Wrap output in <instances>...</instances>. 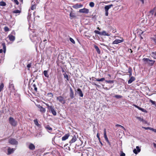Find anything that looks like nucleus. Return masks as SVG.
<instances>
[{
    "label": "nucleus",
    "mask_w": 156,
    "mask_h": 156,
    "mask_svg": "<svg viewBox=\"0 0 156 156\" xmlns=\"http://www.w3.org/2000/svg\"><path fill=\"white\" fill-rule=\"evenodd\" d=\"M143 61L145 62V64H147L151 66H153L155 62L154 61L150 60L147 58H144Z\"/></svg>",
    "instance_id": "1"
},
{
    "label": "nucleus",
    "mask_w": 156,
    "mask_h": 156,
    "mask_svg": "<svg viewBox=\"0 0 156 156\" xmlns=\"http://www.w3.org/2000/svg\"><path fill=\"white\" fill-rule=\"evenodd\" d=\"M15 34V32L13 31L9 35L8 37L10 41H13L15 39V37L14 36Z\"/></svg>",
    "instance_id": "2"
},
{
    "label": "nucleus",
    "mask_w": 156,
    "mask_h": 156,
    "mask_svg": "<svg viewBox=\"0 0 156 156\" xmlns=\"http://www.w3.org/2000/svg\"><path fill=\"white\" fill-rule=\"evenodd\" d=\"M56 99L58 101L62 104H64L66 102L65 100L63 97L60 96L56 97Z\"/></svg>",
    "instance_id": "3"
},
{
    "label": "nucleus",
    "mask_w": 156,
    "mask_h": 156,
    "mask_svg": "<svg viewBox=\"0 0 156 156\" xmlns=\"http://www.w3.org/2000/svg\"><path fill=\"white\" fill-rule=\"evenodd\" d=\"M9 123L13 126H16L17 125V122L12 117H10L9 118Z\"/></svg>",
    "instance_id": "4"
},
{
    "label": "nucleus",
    "mask_w": 156,
    "mask_h": 156,
    "mask_svg": "<svg viewBox=\"0 0 156 156\" xmlns=\"http://www.w3.org/2000/svg\"><path fill=\"white\" fill-rule=\"evenodd\" d=\"M9 142L11 144L16 145L18 144L17 141L15 139L10 138L9 139Z\"/></svg>",
    "instance_id": "5"
},
{
    "label": "nucleus",
    "mask_w": 156,
    "mask_h": 156,
    "mask_svg": "<svg viewBox=\"0 0 156 156\" xmlns=\"http://www.w3.org/2000/svg\"><path fill=\"white\" fill-rule=\"evenodd\" d=\"M16 149L15 148H11L10 147H8L7 150L8 154L10 155L13 153Z\"/></svg>",
    "instance_id": "6"
},
{
    "label": "nucleus",
    "mask_w": 156,
    "mask_h": 156,
    "mask_svg": "<svg viewBox=\"0 0 156 156\" xmlns=\"http://www.w3.org/2000/svg\"><path fill=\"white\" fill-rule=\"evenodd\" d=\"M9 88L11 90H14V87L12 81H10L9 83Z\"/></svg>",
    "instance_id": "7"
},
{
    "label": "nucleus",
    "mask_w": 156,
    "mask_h": 156,
    "mask_svg": "<svg viewBox=\"0 0 156 156\" xmlns=\"http://www.w3.org/2000/svg\"><path fill=\"white\" fill-rule=\"evenodd\" d=\"M79 12L80 13H83L86 14H87L89 13V9L86 8H84L83 9H80L79 10Z\"/></svg>",
    "instance_id": "8"
},
{
    "label": "nucleus",
    "mask_w": 156,
    "mask_h": 156,
    "mask_svg": "<svg viewBox=\"0 0 156 156\" xmlns=\"http://www.w3.org/2000/svg\"><path fill=\"white\" fill-rule=\"evenodd\" d=\"M124 40L122 39V40L116 39L113 42L112 44H117L123 41Z\"/></svg>",
    "instance_id": "9"
},
{
    "label": "nucleus",
    "mask_w": 156,
    "mask_h": 156,
    "mask_svg": "<svg viewBox=\"0 0 156 156\" xmlns=\"http://www.w3.org/2000/svg\"><path fill=\"white\" fill-rule=\"evenodd\" d=\"M140 151V149L139 146H136V148L134 149L133 150V152L136 154H137Z\"/></svg>",
    "instance_id": "10"
},
{
    "label": "nucleus",
    "mask_w": 156,
    "mask_h": 156,
    "mask_svg": "<svg viewBox=\"0 0 156 156\" xmlns=\"http://www.w3.org/2000/svg\"><path fill=\"white\" fill-rule=\"evenodd\" d=\"M150 13L152 15L154 14V16H156V7H154L150 11Z\"/></svg>",
    "instance_id": "11"
},
{
    "label": "nucleus",
    "mask_w": 156,
    "mask_h": 156,
    "mask_svg": "<svg viewBox=\"0 0 156 156\" xmlns=\"http://www.w3.org/2000/svg\"><path fill=\"white\" fill-rule=\"evenodd\" d=\"M76 92L81 97H82L83 96V94L80 89L78 88L77 89L76 91Z\"/></svg>",
    "instance_id": "12"
},
{
    "label": "nucleus",
    "mask_w": 156,
    "mask_h": 156,
    "mask_svg": "<svg viewBox=\"0 0 156 156\" xmlns=\"http://www.w3.org/2000/svg\"><path fill=\"white\" fill-rule=\"evenodd\" d=\"M70 97L71 99H73L74 97V92L71 87L70 88L69 92Z\"/></svg>",
    "instance_id": "13"
},
{
    "label": "nucleus",
    "mask_w": 156,
    "mask_h": 156,
    "mask_svg": "<svg viewBox=\"0 0 156 156\" xmlns=\"http://www.w3.org/2000/svg\"><path fill=\"white\" fill-rule=\"evenodd\" d=\"M28 148L30 150H33L35 149V146L32 143H30L28 145Z\"/></svg>",
    "instance_id": "14"
},
{
    "label": "nucleus",
    "mask_w": 156,
    "mask_h": 156,
    "mask_svg": "<svg viewBox=\"0 0 156 156\" xmlns=\"http://www.w3.org/2000/svg\"><path fill=\"white\" fill-rule=\"evenodd\" d=\"M30 37L31 39H32V38H34V39L35 41L36 39L37 38L36 34L34 32H33L30 34Z\"/></svg>",
    "instance_id": "15"
},
{
    "label": "nucleus",
    "mask_w": 156,
    "mask_h": 156,
    "mask_svg": "<svg viewBox=\"0 0 156 156\" xmlns=\"http://www.w3.org/2000/svg\"><path fill=\"white\" fill-rule=\"evenodd\" d=\"M69 136V134H66L64 136H63L62 137V141L65 140L68 138Z\"/></svg>",
    "instance_id": "16"
},
{
    "label": "nucleus",
    "mask_w": 156,
    "mask_h": 156,
    "mask_svg": "<svg viewBox=\"0 0 156 156\" xmlns=\"http://www.w3.org/2000/svg\"><path fill=\"white\" fill-rule=\"evenodd\" d=\"M135 80V78L133 76H132L131 77L130 79L128 81V84L131 83L133 81H134Z\"/></svg>",
    "instance_id": "17"
},
{
    "label": "nucleus",
    "mask_w": 156,
    "mask_h": 156,
    "mask_svg": "<svg viewBox=\"0 0 156 156\" xmlns=\"http://www.w3.org/2000/svg\"><path fill=\"white\" fill-rule=\"evenodd\" d=\"M50 111L52 114H53L54 115H56L57 113L56 112L55 110L54 109V108L53 107L51 108L49 110Z\"/></svg>",
    "instance_id": "18"
},
{
    "label": "nucleus",
    "mask_w": 156,
    "mask_h": 156,
    "mask_svg": "<svg viewBox=\"0 0 156 156\" xmlns=\"http://www.w3.org/2000/svg\"><path fill=\"white\" fill-rule=\"evenodd\" d=\"M113 6L112 4L106 5L105 7V11H108V10Z\"/></svg>",
    "instance_id": "19"
},
{
    "label": "nucleus",
    "mask_w": 156,
    "mask_h": 156,
    "mask_svg": "<svg viewBox=\"0 0 156 156\" xmlns=\"http://www.w3.org/2000/svg\"><path fill=\"white\" fill-rule=\"evenodd\" d=\"M76 140V135H74L72 139L70 142V143H72L75 142Z\"/></svg>",
    "instance_id": "20"
},
{
    "label": "nucleus",
    "mask_w": 156,
    "mask_h": 156,
    "mask_svg": "<svg viewBox=\"0 0 156 156\" xmlns=\"http://www.w3.org/2000/svg\"><path fill=\"white\" fill-rule=\"evenodd\" d=\"M100 35L107 36H108L110 35V34H108V33H107L106 32L105 30H104L102 31V32H101Z\"/></svg>",
    "instance_id": "21"
},
{
    "label": "nucleus",
    "mask_w": 156,
    "mask_h": 156,
    "mask_svg": "<svg viewBox=\"0 0 156 156\" xmlns=\"http://www.w3.org/2000/svg\"><path fill=\"white\" fill-rule=\"evenodd\" d=\"M34 122L36 126H37L38 127H40L41 125L38 123V120L37 119L34 120Z\"/></svg>",
    "instance_id": "22"
},
{
    "label": "nucleus",
    "mask_w": 156,
    "mask_h": 156,
    "mask_svg": "<svg viewBox=\"0 0 156 156\" xmlns=\"http://www.w3.org/2000/svg\"><path fill=\"white\" fill-rule=\"evenodd\" d=\"M43 73L45 77L48 78L49 77V75L48 73V71L44 70L43 72Z\"/></svg>",
    "instance_id": "23"
},
{
    "label": "nucleus",
    "mask_w": 156,
    "mask_h": 156,
    "mask_svg": "<svg viewBox=\"0 0 156 156\" xmlns=\"http://www.w3.org/2000/svg\"><path fill=\"white\" fill-rule=\"evenodd\" d=\"M94 48L95 49H96V51H97V52L98 54H100V53H101L99 49V48L96 45H94Z\"/></svg>",
    "instance_id": "24"
},
{
    "label": "nucleus",
    "mask_w": 156,
    "mask_h": 156,
    "mask_svg": "<svg viewBox=\"0 0 156 156\" xmlns=\"http://www.w3.org/2000/svg\"><path fill=\"white\" fill-rule=\"evenodd\" d=\"M2 46L3 48V49L4 53H5L6 51V47L5 43H3L2 44Z\"/></svg>",
    "instance_id": "25"
},
{
    "label": "nucleus",
    "mask_w": 156,
    "mask_h": 156,
    "mask_svg": "<svg viewBox=\"0 0 156 156\" xmlns=\"http://www.w3.org/2000/svg\"><path fill=\"white\" fill-rule=\"evenodd\" d=\"M45 129L48 131V130H50V131H51L52 130V128L50 127L49 125H47L45 126Z\"/></svg>",
    "instance_id": "26"
},
{
    "label": "nucleus",
    "mask_w": 156,
    "mask_h": 156,
    "mask_svg": "<svg viewBox=\"0 0 156 156\" xmlns=\"http://www.w3.org/2000/svg\"><path fill=\"white\" fill-rule=\"evenodd\" d=\"M136 118L138 119L140 122H144V120L143 119L142 117H136Z\"/></svg>",
    "instance_id": "27"
},
{
    "label": "nucleus",
    "mask_w": 156,
    "mask_h": 156,
    "mask_svg": "<svg viewBox=\"0 0 156 156\" xmlns=\"http://www.w3.org/2000/svg\"><path fill=\"white\" fill-rule=\"evenodd\" d=\"M94 79L96 81H103L105 80V78H102L100 79H97L94 78Z\"/></svg>",
    "instance_id": "28"
},
{
    "label": "nucleus",
    "mask_w": 156,
    "mask_h": 156,
    "mask_svg": "<svg viewBox=\"0 0 156 156\" xmlns=\"http://www.w3.org/2000/svg\"><path fill=\"white\" fill-rule=\"evenodd\" d=\"M83 6V5L81 4H76L75 5L74 7L76 8H80Z\"/></svg>",
    "instance_id": "29"
},
{
    "label": "nucleus",
    "mask_w": 156,
    "mask_h": 156,
    "mask_svg": "<svg viewBox=\"0 0 156 156\" xmlns=\"http://www.w3.org/2000/svg\"><path fill=\"white\" fill-rule=\"evenodd\" d=\"M152 57H153L154 59H156V53L155 52H152Z\"/></svg>",
    "instance_id": "30"
},
{
    "label": "nucleus",
    "mask_w": 156,
    "mask_h": 156,
    "mask_svg": "<svg viewBox=\"0 0 156 156\" xmlns=\"http://www.w3.org/2000/svg\"><path fill=\"white\" fill-rule=\"evenodd\" d=\"M40 111L41 112L44 113L46 111L45 109L43 107H41V108L40 109Z\"/></svg>",
    "instance_id": "31"
},
{
    "label": "nucleus",
    "mask_w": 156,
    "mask_h": 156,
    "mask_svg": "<svg viewBox=\"0 0 156 156\" xmlns=\"http://www.w3.org/2000/svg\"><path fill=\"white\" fill-rule=\"evenodd\" d=\"M6 5V3L3 1L0 2V5L2 6H5Z\"/></svg>",
    "instance_id": "32"
},
{
    "label": "nucleus",
    "mask_w": 156,
    "mask_h": 156,
    "mask_svg": "<svg viewBox=\"0 0 156 156\" xmlns=\"http://www.w3.org/2000/svg\"><path fill=\"white\" fill-rule=\"evenodd\" d=\"M20 12V11L18 9L15 10L13 11V12L14 13H19Z\"/></svg>",
    "instance_id": "33"
},
{
    "label": "nucleus",
    "mask_w": 156,
    "mask_h": 156,
    "mask_svg": "<svg viewBox=\"0 0 156 156\" xmlns=\"http://www.w3.org/2000/svg\"><path fill=\"white\" fill-rule=\"evenodd\" d=\"M114 97L117 99L121 98L122 97V96L119 95H116Z\"/></svg>",
    "instance_id": "34"
},
{
    "label": "nucleus",
    "mask_w": 156,
    "mask_h": 156,
    "mask_svg": "<svg viewBox=\"0 0 156 156\" xmlns=\"http://www.w3.org/2000/svg\"><path fill=\"white\" fill-rule=\"evenodd\" d=\"M116 126H117V127H120L122 129H124V130H126L125 128L123 126H121L120 125L117 124L116 125Z\"/></svg>",
    "instance_id": "35"
},
{
    "label": "nucleus",
    "mask_w": 156,
    "mask_h": 156,
    "mask_svg": "<svg viewBox=\"0 0 156 156\" xmlns=\"http://www.w3.org/2000/svg\"><path fill=\"white\" fill-rule=\"evenodd\" d=\"M94 3L93 2H91L89 3V6L91 7H93L94 6Z\"/></svg>",
    "instance_id": "36"
},
{
    "label": "nucleus",
    "mask_w": 156,
    "mask_h": 156,
    "mask_svg": "<svg viewBox=\"0 0 156 156\" xmlns=\"http://www.w3.org/2000/svg\"><path fill=\"white\" fill-rule=\"evenodd\" d=\"M105 81L106 83H114V81L111 80H105Z\"/></svg>",
    "instance_id": "37"
},
{
    "label": "nucleus",
    "mask_w": 156,
    "mask_h": 156,
    "mask_svg": "<svg viewBox=\"0 0 156 156\" xmlns=\"http://www.w3.org/2000/svg\"><path fill=\"white\" fill-rule=\"evenodd\" d=\"M64 78H65L66 79V80L67 81H69V77H68V75L67 74H66V73H65V74H64Z\"/></svg>",
    "instance_id": "38"
},
{
    "label": "nucleus",
    "mask_w": 156,
    "mask_h": 156,
    "mask_svg": "<svg viewBox=\"0 0 156 156\" xmlns=\"http://www.w3.org/2000/svg\"><path fill=\"white\" fill-rule=\"evenodd\" d=\"M105 140L107 141V142L108 143V144L109 145H111V144L110 143V142H109V140H108V138L107 137V136H106V137H105Z\"/></svg>",
    "instance_id": "39"
},
{
    "label": "nucleus",
    "mask_w": 156,
    "mask_h": 156,
    "mask_svg": "<svg viewBox=\"0 0 156 156\" xmlns=\"http://www.w3.org/2000/svg\"><path fill=\"white\" fill-rule=\"evenodd\" d=\"M150 102H151L152 104L154 105H155L156 106V102L155 101H153L151 100H150Z\"/></svg>",
    "instance_id": "40"
},
{
    "label": "nucleus",
    "mask_w": 156,
    "mask_h": 156,
    "mask_svg": "<svg viewBox=\"0 0 156 156\" xmlns=\"http://www.w3.org/2000/svg\"><path fill=\"white\" fill-rule=\"evenodd\" d=\"M70 41L73 44L75 43V41L72 38L70 37L69 38Z\"/></svg>",
    "instance_id": "41"
},
{
    "label": "nucleus",
    "mask_w": 156,
    "mask_h": 156,
    "mask_svg": "<svg viewBox=\"0 0 156 156\" xmlns=\"http://www.w3.org/2000/svg\"><path fill=\"white\" fill-rule=\"evenodd\" d=\"M94 32L96 34L101 35V32H100V31H99L98 30H95L94 31Z\"/></svg>",
    "instance_id": "42"
},
{
    "label": "nucleus",
    "mask_w": 156,
    "mask_h": 156,
    "mask_svg": "<svg viewBox=\"0 0 156 156\" xmlns=\"http://www.w3.org/2000/svg\"><path fill=\"white\" fill-rule=\"evenodd\" d=\"M104 137L107 136L106 135V130L105 129H104Z\"/></svg>",
    "instance_id": "43"
},
{
    "label": "nucleus",
    "mask_w": 156,
    "mask_h": 156,
    "mask_svg": "<svg viewBox=\"0 0 156 156\" xmlns=\"http://www.w3.org/2000/svg\"><path fill=\"white\" fill-rule=\"evenodd\" d=\"M46 105L47 106L48 109L49 110L51 108V107H52V106H50L48 104H46Z\"/></svg>",
    "instance_id": "44"
},
{
    "label": "nucleus",
    "mask_w": 156,
    "mask_h": 156,
    "mask_svg": "<svg viewBox=\"0 0 156 156\" xmlns=\"http://www.w3.org/2000/svg\"><path fill=\"white\" fill-rule=\"evenodd\" d=\"M4 30L5 31H8L9 30V28L8 27H4Z\"/></svg>",
    "instance_id": "45"
},
{
    "label": "nucleus",
    "mask_w": 156,
    "mask_h": 156,
    "mask_svg": "<svg viewBox=\"0 0 156 156\" xmlns=\"http://www.w3.org/2000/svg\"><path fill=\"white\" fill-rule=\"evenodd\" d=\"M128 73H132V69L131 67H129L128 69Z\"/></svg>",
    "instance_id": "46"
},
{
    "label": "nucleus",
    "mask_w": 156,
    "mask_h": 156,
    "mask_svg": "<svg viewBox=\"0 0 156 156\" xmlns=\"http://www.w3.org/2000/svg\"><path fill=\"white\" fill-rule=\"evenodd\" d=\"M14 2L17 5L19 4V2L17 0H13Z\"/></svg>",
    "instance_id": "47"
},
{
    "label": "nucleus",
    "mask_w": 156,
    "mask_h": 156,
    "mask_svg": "<svg viewBox=\"0 0 156 156\" xmlns=\"http://www.w3.org/2000/svg\"><path fill=\"white\" fill-rule=\"evenodd\" d=\"M36 8V6L35 5H33L31 7V10H34V9H35Z\"/></svg>",
    "instance_id": "48"
},
{
    "label": "nucleus",
    "mask_w": 156,
    "mask_h": 156,
    "mask_svg": "<svg viewBox=\"0 0 156 156\" xmlns=\"http://www.w3.org/2000/svg\"><path fill=\"white\" fill-rule=\"evenodd\" d=\"M69 15H70V16L71 17H74V16L73 15V13H72V12H71L70 13Z\"/></svg>",
    "instance_id": "49"
},
{
    "label": "nucleus",
    "mask_w": 156,
    "mask_h": 156,
    "mask_svg": "<svg viewBox=\"0 0 156 156\" xmlns=\"http://www.w3.org/2000/svg\"><path fill=\"white\" fill-rule=\"evenodd\" d=\"M33 87L34 88V90L36 91L37 90V88L36 87V85L35 84L33 85Z\"/></svg>",
    "instance_id": "50"
},
{
    "label": "nucleus",
    "mask_w": 156,
    "mask_h": 156,
    "mask_svg": "<svg viewBox=\"0 0 156 156\" xmlns=\"http://www.w3.org/2000/svg\"><path fill=\"white\" fill-rule=\"evenodd\" d=\"M125 154L124 153H123L122 152H121L120 156H125Z\"/></svg>",
    "instance_id": "51"
},
{
    "label": "nucleus",
    "mask_w": 156,
    "mask_h": 156,
    "mask_svg": "<svg viewBox=\"0 0 156 156\" xmlns=\"http://www.w3.org/2000/svg\"><path fill=\"white\" fill-rule=\"evenodd\" d=\"M141 111L142 112H147L146 110H145L143 108H142V109H141Z\"/></svg>",
    "instance_id": "52"
},
{
    "label": "nucleus",
    "mask_w": 156,
    "mask_h": 156,
    "mask_svg": "<svg viewBox=\"0 0 156 156\" xmlns=\"http://www.w3.org/2000/svg\"><path fill=\"white\" fill-rule=\"evenodd\" d=\"M105 15L106 16H108V11H105Z\"/></svg>",
    "instance_id": "53"
},
{
    "label": "nucleus",
    "mask_w": 156,
    "mask_h": 156,
    "mask_svg": "<svg viewBox=\"0 0 156 156\" xmlns=\"http://www.w3.org/2000/svg\"><path fill=\"white\" fill-rule=\"evenodd\" d=\"M143 128L145 129H150V127H143Z\"/></svg>",
    "instance_id": "54"
},
{
    "label": "nucleus",
    "mask_w": 156,
    "mask_h": 156,
    "mask_svg": "<svg viewBox=\"0 0 156 156\" xmlns=\"http://www.w3.org/2000/svg\"><path fill=\"white\" fill-rule=\"evenodd\" d=\"M31 64H28L27 66V68H30V67H31Z\"/></svg>",
    "instance_id": "55"
},
{
    "label": "nucleus",
    "mask_w": 156,
    "mask_h": 156,
    "mask_svg": "<svg viewBox=\"0 0 156 156\" xmlns=\"http://www.w3.org/2000/svg\"><path fill=\"white\" fill-rule=\"evenodd\" d=\"M97 137L98 138V139H100V137L99 135V133H98L97 134Z\"/></svg>",
    "instance_id": "56"
},
{
    "label": "nucleus",
    "mask_w": 156,
    "mask_h": 156,
    "mask_svg": "<svg viewBox=\"0 0 156 156\" xmlns=\"http://www.w3.org/2000/svg\"><path fill=\"white\" fill-rule=\"evenodd\" d=\"M152 39L154 41V42L155 43H156V39L155 38H153Z\"/></svg>",
    "instance_id": "57"
},
{
    "label": "nucleus",
    "mask_w": 156,
    "mask_h": 156,
    "mask_svg": "<svg viewBox=\"0 0 156 156\" xmlns=\"http://www.w3.org/2000/svg\"><path fill=\"white\" fill-rule=\"evenodd\" d=\"M133 106H134L135 107H136V108H138V107H139L138 106L136 105H134V104H133Z\"/></svg>",
    "instance_id": "58"
},
{
    "label": "nucleus",
    "mask_w": 156,
    "mask_h": 156,
    "mask_svg": "<svg viewBox=\"0 0 156 156\" xmlns=\"http://www.w3.org/2000/svg\"><path fill=\"white\" fill-rule=\"evenodd\" d=\"M154 147L156 148V144L155 143H153Z\"/></svg>",
    "instance_id": "59"
},
{
    "label": "nucleus",
    "mask_w": 156,
    "mask_h": 156,
    "mask_svg": "<svg viewBox=\"0 0 156 156\" xmlns=\"http://www.w3.org/2000/svg\"><path fill=\"white\" fill-rule=\"evenodd\" d=\"M38 108H40H40H41V107H42V106H41L40 105H38Z\"/></svg>",
    "instance_id": "60"
},
{
    "label": "nucleus",
    "mask_w": 156,
    "mask_h": 156,
    "mask_svg": "<svg viewBox=\"0 0 156 156\" xmlns=\"http://www.w3.org/2000/svg\"><path fill=\"white\" fill-rule=\"evenodd\" d=\"M93 85H94L96 86H99V85H97V84H96V83H93Z\"/></svg>",
    "instance_id": "61"
},
{
    "label": "nucleus",
    "mask_w": 156,
    "mask_h": 156,
    "mask_svg": "<svg viewBox=\"0 0 156 156\" xmlns=\"http://www.w3.org/2000/svg\"><path fill=\"white\" fill-rule=\"evenodd\" d=\"M154 129H153V128H150V130H152L153 131H154Z\"/></svg>",
    "instance_id": "62"
},
{
    "label": "nucleus",
    "mask_w": 156,
    "mask_h": 156,
    "mask_svg": "<svg viewBox=\"0 0 156 156\" xmlns=\"http://www.w3.org/2000/svg\"><path fill=\"white\" fill-rule=\"evenodd\" d=\"M3 52V50L2 49H0V53H2Z\"/></svg>",
    "instance_id": "63"
},
{
    "label": "nucleus",
    "mask_w": 156,
    "mask_h": 156,
    "mask_svg": "<svg viewBox=\"0 0 156 156\" xmlns=\"http://www.w3.org/2000/svg\"><path fill=\"white\" fill-rule=\"evenodd\" d=\"M138 109L141 111V109H142V108H141L139 107H138Z\"/></svg>",
    "instance_id": "64"
}]
</instances>
